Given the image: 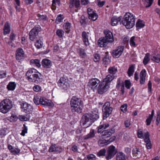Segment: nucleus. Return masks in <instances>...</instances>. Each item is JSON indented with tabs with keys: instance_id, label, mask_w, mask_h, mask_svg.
<instances>
[{
	"instance_id": "8",
	"label": "nucleus",
	"mask_w": 160,
	"mask_h": 160,
	"mask_svg": "<svg viewBox=\"0 0 160 160\" xmlns=\"http://www.w3.org/2000/svg\"><path fill=\"white\" fill-rule=\"evenodd\" d=\"M58 86L62 89L66 90L69 87V80L67 77L61 78L58 82Z\"/></svg>"
},
{
	"instance_id": "38",
	"label": "nucleus",
	"mask_w": 160,
	"mask_h": 160,
	"mask_svg": "<svg viewBox=\"0 0 160 160\" xmlns=\"http://www.w3.org/2000/svg\"><path fill=\"white\" fill-rule=\"evenodd\" d=\"M117 71V68H115V67H112L111 68V74H112L113 75L111 76V81L113 80L115 76L114 75Z\"/></svg>"
},
{
	"instance_id": "33",
	"label": "nucleus",
	"mask_w": 160,
	"mask_h": 160,
	"mask_svg": "<svg viewBox=\"0 0 160 160\" xmlns=\"http://www.w3.org/2000/svg\"><path fill=\"white\" fill-rule=\"evenodd\" d=\"M30 64L36 66L38 67H40L41 66V64L40 63V60L38 59H32L30 61Z\"/></svg>"
},
{
	"instance_id": "48",
	"label": "nucleus",
	"mask_w": 160,
	"mask_h": 160,
	"mask_svg": "<svg viewBox=\"0 0 160 160\" xmlns=\"http://www.w3.org/2000/svg\"><path fill=\"white\" fill-rule=\"evenodd\" d=\"M57 35L59 38H62L64 34V31L61 29H58L56 32Z\"/></svg>"
},
{
	"instance_id": "18",
	"label": "nucleus",
	"mask_w": 160,
	"mask_h": 160,
	"mask_svg": "<svg viewBox=\"0 0 160 160\" xmlns=\"http://www.w3.org/2000/svg\"><path fill=\"white\" fill-rule=\"evenodd\" d=\"M80 1L79 0H70L69 7L72 8L74 7L77 8H78L80 6Z\"/></svg>"
},
{
	"instance_id": "14",
	"label": "nucleus",
	"mask_w": 160,
	"mask_h": 160,
	"mask_svg": "<svg viewBox=\"0 0 160 160\" xmlns=\"http://www.w3.org/2000/svg\"><path fill=\"white\" fill-rule=\"evenodd\" d=\"M21 107L23 109V111L26 113H30L33 110L32 106L25 102L21 104Z\"/></svg>"
},
{
	"instance_id": "35",
	"label": "nucleus",
	"mask_w": 160,
	"mask_h": 160,
	"mask_svg": "<svg viewBox=\"0 0 160 160\" xmlns=\"http://www.w3.org/2000/svg\"><path fill=\"white\" fill-rule=\"evenodd\" d=\"M117 152V149L113 145H111V158L114 156Z\"/></svg>"
},
{
	"instance_id": "62",
	"label": "nucleus",
	"mask_w": 160,
	"mask_h": 160,
	"mask_svg": "<svg viewBox=\"0 0 160 160\" xmlns=\"http://www.w3.org/2000/svg\"><path fill=\"white\" fill-rule=\"evenodd\" d=\"M60 0H52V7H55L56 5V3H57V4L59 5H60Z\"/></svg>"
},
{
	"instance_id": "20",
	"label": "nucleus",
	"mask_w": 160,
	"mask_h": 160,
	"mask_svg": "<svg viewBox=\"0 0 160 160\" xmlns=\"http://www.w3.org/2000/svg\"><path fill=\"white\" fill-rule=\"evenodd\" d=\"M42 64L43 68H49L52 66L51 61L47 59H43L42 61Z\"/></svg>"
},
{
	"instance_id": "41",
	"label": "nucleus",
	"mask_w": 160,
	"mask_h": 160,
	"mask_svg": "<svg viewBox=\"0 0 160 160\" xmlns=\"http://www.w3.org/2000/svg\"><path fill=\"white\" fill-rule=\"evenodd\" d=\"M79 55L81 58H86L87 55L84 49L82 48L79 49Z\"/></svg>"
},
{
	"instance_id": "57",
	"label": "nucleus",
	"mask_w": 160,
	"mask_h": 160,
	"mask_svg": "<svg viewBox=\"0 0 160 160\" xmlns=\"http://www.w3.org/2000/svg\"><path fill=\"white\" fill-rule=\"evenodd\" d=\"M93 59L95 62H98L100 60V56L99 54H95Z\"/></svg>"
},
{
	"instance_id": "17",
	"label": "nucleus",
	"mask_w": 160,
	"mask_h": 160,
	"mask_svg": "<svg viewBox=\"0 0 160 160\" xmlns=\"http://www.w3.org/2000/svg\"><path fill=\"white\" fill-rule=\"evenodd\" d=\"M144 142L146 143L147 148L148 149L152 148V145L149 138V135L148 132H147L144 134Z\"/></svg>"
},
{
	"instance_id": "10",
	"label": "nucleus",
	"mask_w": 160,
	"mask_h": 160,
	"mask_svg": "<svg viewBox=\"0 0 160 160\" xmlns=\"http://www.w3.org/2000/svg\"><path fill=\"white\" fill-rule=\"evenodd\" d=\"M40 28L39 27H35L29 33V38L31 41H33L36 38L38 32L40 31Z\"/></svg>"
},
{
	"instance_id": "23",
	"label": "nucleus",
	"mask_w": 160,
	"mask_h": 160,
	"mask_svg": "<svg viewBox=\"0 0 160 160\" xmlns=\"http://www.w3.org/2000/svg\"><path fill=\"white\" fill-rule=\"evenodd\" d=\"M146 71L145 69L141 71L140 73V83L141 84H144L145 80Z\"/></svg>"
},
{
	"instance_id": "12",
	"label": "nucleus",
	"mask_w": 160,
	"mask_h": 160,
	"mask_svg": "<svg viewBox=\"0 0 160 160\" xmlns=\"http://www.w3.org/2000/svg\"><path fill=\"white\" fill-rule=\"evenodd\" d=\"M124 49L123 46H119L116 48L112 50V54L114 58H119L122 53Z\"/></svg>"
},
{
	"instance_id": "59",
	"label": "nucleus",
	"mask_w": 160,
	"mask_h": 160,
	"mask_svg": "<svg viewBox=\"0 0 160 160\" xmlns=\"http://www.w3.org/2000/svg\"><path fill=\"white\" fill-rule=\"evenodd\" d=\"M127 105L126 104H124L121 107V110L123 112H125L127 110Z\"/></svg>"
},
{
	"instance_id": "60",
	"label": "nucleus",
	"mask_w": 160,
	"mask_h": 160,
	"mask_svg": "<svg viewBox=\"0 0 160 160\" xmlns=\"http://www.w3.org/2000/svg\"><path fill=\"white\" fill-rule=\"evenodd\" d=\"M125 87L127 89H129L131 87V82L130 81L128 80H126L125 81Z\"/></svg>"
},
{
	"instance_id": "47",
	"label": "nucleus",
	"mask_w": 160,
	"mask_h": 160,
	"mask_svg": "<svg viewBox=\"0 0 160 160\" xmlns=\"http://www.w3.org/2000/svg\"><path fill=\"white\" fill-rule=\"evenodd\" d=\"M146 132H143L142 130H139L137 132L138 137L140 138H143L144 137V134Z\"/></svg>"
},
{
	"instance_id": "42",
	"label": "nucleus",
	"mask_w": 160,
	"mask_h": 160,
	"mask_svg": "<svg viewBox=\"0 0 160 160\" xmlns=\"http://www.w3.org/2000/svg\"><path fill=\"white\" fill-rule=\"evenodd\" d=\"M144 4L147 8L150 7L153 2V0H143Z\"/></svg>"
},
{
	"instance_id": "51",
	"label": "nucleus",
	"mask_w": 160,
	"mask_h": 160,
	"mask_svg": "<svg viewBox=\"0 0 160 160\" xmlns=\"http://www.w3.org/2000/svg\"><path fill=\"white\" fill-rule=\"evenodd\" d=\"M33 101L34 103L36 105H38L40 104L41 103V98H40L36 96L33 98Z\"/></svg>"
},
{
	"instance_id": "24",
	"label": "nucleus",
	"mask_w": 160,
	"mask_h": 160,
	"mask_svg": "<svg viewBox=\"0 0 160 160\" xmlns=\"http://www.w3.org/2000/svg\"><path fill=\"white\" fill-rule=\"evenodd\" d=\"M110 138L108 140H106L103 138L100 139L98 141V144L100 147H103L107 145L110 143Z\"/></svg>"
},
{
	"instance_id": "58",
	"label": "nucleus",
	"mask_w": 160,
	"mask_h": 160,
	"mask_svg": "<svg viewBox=\"0 0 160 160\" xmlns=\"http://www.w3.org/2000/svg\"><path fill=\"white\" fill-rule=\"evenodd\" d=\"M96 2L98 5L100 7H102L105 3V1H101L100 0H96Z\"/></svg>"
},
{
	"instance_id": "15",
	"label": "nucleus",
	"mask_w": 160,
	"mask_h": 160,
	"mask_svg": "<svg viewBox=\"0 0 160 160\" xmlns=\"http://www.w3.org/2000/svg\"><path fill=\"white\" fill-rule=\"evenodd\" d=\"M88 13V18L89 19L93 21L96 20L98 18V15L93 11V9L88 8L87 9Z\"/></svg>"
},
{
	"instance_id": "4",
	"label": "nucleus",
	"mask_w": 160,
	"mask_h": 160,
	"mask_svg": "<svg viewBox=\"0 0 160 160\" xmlns=\"http://www.w3.org/2000/svg\"><path fill=\"white\" fill-rule=\"evenodd\" d=\"M135 16L132 13L128 12L124 15L122 21L123 25L127 29L132 28L135 24Z\"/></svg>"
},
{
	"instance_id": "53",
	"label": "nucleus",
	"mask_w": 160,
	"mask_h": 160,
	"mask_svg": "<svg viewBox=\"0 0 160 160\" xmlns=\"http://www.w3.org/2000/svg\"><path fill=\"white\" fill-rule=\"evenodd\" d=\"M33 90L36 92H38L42 90V88L38 85H36L33 87Z\"/></svg>"
},
{
	"instance_id": "5",
	"label": "nucleus",
	"mask_w": 160,
	"mask_h": 160,
	"mask_svg": "<svg viewBox=\"0 0 160 160\" xmlns=\"http://www.w3.org/2000/svg\"><path fill=\"white\" fill-rule=\"evenodd\" d=\"M97 114L85 113L83 115L82 119L84 120L83 124L85 126L84 128H86L91 126L92 123L97 120L99 118L98 113L97 112Z\"/></svg>"
},
{
	"instance_id": "39",
	"label": "nucleus",
	"mask_w": 160,
	"mask_h": 160,
	"mask_svg": "<svg viewBox=\"0 0 160 160\" xmlns=\"http://www.w3.org/2000/svg\"><path fill=\"white\" fill-rule=\"evenodd\" d=\"M136 25L138 29L141 28L144 26V22L143 21L138 20L136 23Z\"/></svg>"
},
{
	"instance_id": "28",
	"label": "nucleus",
	"mask_w": 160,
	"mask_h": 160,
	"mask_svg": "<svg viewBox=\"0 0 160 160\" xmlns=\"http://www.w3.org/2000/svg\"><path fill=\"white\" fill-rule=\"evenodd\" d=\"M16 84L14 82H10L7 85V88L8 91H13L16 88Z\"/></svg>"
},
{
	"instance_id": "13",
	"label": "nucleus",
	"mask_w": 160,
	"mask_h": 160,
	"mask_svg": "<svg viewBox=\"0 0 160 160\" xmlns=\"http://www.w3.org/2000/svg\"><path fill=\"white\" fill-rule=\"evenodd\" d=\"M24 58V52L21 48H19L16 51V58L17 60L20 62Z\"/></svg>"
},
{
	"instance_id": "30",
	"label": "nucleus",
	"mask_w": 160,
	"mask_h": 160,
	"mask_svg": "<svg viewBox=\"0 0 160 160\" xmlns=\"http://www.w3.org/2000/svg\"><path fill=\"white\" fill-rule=\"evenodd\" d=\"M116 160H126L125 154L121 152H118L116 157Z\"/></svg>"
},
{
	"instance_id": "52",
	"label": "nucleus",
	"mask_w": 160,
	"mask_h": 160,
	"mask_svg": "<svg viewBox=\"0 0 160 160\" xmlns=\"http://www.w3.org/2000/svg\"><path fill=\"white\" fill-rule=\"evenodd\" d=\"M63 19V16L60 14L57 17L56 19V22L57 23H59L62 22Z\"/></svg>"
},
{
	"instance_id": "49",
	"label": "nucleus",
	"mask_w": 160,
	"mask_h": 160,
	"mask_svg": "<svg viewBox=\"0 0 160 160\" xmlns=\"http://www.w3.org/2000/svg\"><path fill=\"white\" fill-rule=\"evenodd\" d=\"M20 120L22 121H27L30 119V116L28 115H22L20 118Z\"/></svg>"
},
{
	"instance_id": "1",
	"label": "nucleus",
	"mask_w": 160,
	"mask_h": 160,
	"mask_svg": "<svg viewBox=\"0 0 160 160\" xmlns=\"http://www.w3.org/2000/svg\"><path fill=\"white\" fill-rule=\"evenodd\" d=\"M100 81L97 78H92L89 80L88 83V86L94 91L98 90V93L102 94L106 91L109 88L110 85V75H107L100 83Z\"/></svg>"
},
{
	"instance_id": "63",
	"label": "nucleus",
	"mask_w": 160,
	"mask_h": 160,
	"mask_svg": "<svg viewBox=\"0 0 160 160\" xmlns=\"http://www.w3.org/2000/svg\"><path fill=\"white\" fill-rule=\"evenodd\" d=\"M6 72L4 71H0V78H2L6 77Z\"/></svg>"
},
{
	"instance_id": "54",
	"label": "nucleus",
	"mask_w": 160,
	"mask_h": 160,
	"mask_svg": "<svg viewBox=\"0 0 160 160\" xmlns=\"http://www.w3.org/2000/svg\"><path fill=\"white\" fill-rule=\"evenodd\" d=\"M23 128L22 130V132L21 133V135L24 136L25 135V134L27 133L28 129L26 126L25 124H23Z\"/></svg>"
},
{
	"instance_id": "9",
	"label": "nucleus",
	"mask_w": 160,
	"mask_h": 160,
	"mask_svg": "<svg viewBox=\"0 0 160 160\" xmlns=\"http://www.w3.org/2000/svg\"><path fill=\"white\" fill-rule=\"evenodd\" d=\"M40 28L39 27H35L29 33V38L31 41H33L36 38L38 32L40 31Z\"/></svg>"
},
{
	"instance_id": "34",
	"label": "nucleus",
	"mask_w": 160,
	"mask_h": 160,
	"mask_svg": "<svg viewBox=\"0 0 160 160\" xmlns=\"http://www.w3.org/2000/svg\"><path fill=\"white\" fill-rule=\"evenodd\" d=\"M94 129H92L91 130L89 133L85 136L84 139H87L89 138H91L94 137Z\"/></svg>"
},
{
	"instance_id": "46",
	"label": "nucleus",
	"mask_w": 160,
	"mask_h": 160,
	"mask_svg": "<svg viewBox=\"0 0 160 160\" xmlns=\"http://www.w3.org/2000/svg\"><path fill=\"white\" fill-rule=\"evenodd\" d=\"M106 152V150L105 149L100 150L97 153V155L100 157L104 156Z\"/></svg>"
},
{
	"instance_id": "56",
	"label": "nucleus",
	"mask_w": 160,
	"mask_h": 160,
	"mask_svg": "<svg viewBox=\"0 0 160 160\" xmlns=\"http://www.w3.org/2000/svg\"><path fill=\"white\" fill-rule=\"evenodd\" d=\"M87 157L88 160H95L96 159V157L92 154L88 155Z\"/></svg>"
},
{
	"instance_id": "3",
	"label": "nucleus",
	"mask_w": 160,
	"mask_h": 160,
	"mask_svg": "<svg viewBox=\"0 0 160 160\" xmlns=\"http://www.w3.org/2000/svg\"><path fill=\"white\" fill-rule=\"evenodd\" d=\"M70 105L73 113H80L82 112L83 103L81 98L76 96H72L70 101Z\"/></svg>"
},
{
	"instance_id": "29",
	"label": "nucleus",
	"mask_w": 160,
	"mask_h": 160,
	"mask_svg": "<svg viewBox=\"0 0 160 160\" xmlns=\"http://www.w3.org/2000/svg\"><path fill=\"white\" fill-rule=\"evenodd\" d=\"M108 52H107L105 53L106 55L103 59V64L105 65L106 67L107 65L110 63V59L109 58V55H108Z\"/></svg>"
},
{
	"instance_id": "27",
	"label": "nucleus",
	"mask_w": 160,
	"mask_h": 160,
	"mask_svg": "<svg viewBox=\"0 0 160 160\" xmlns=\"http://www.w3.org/2000/svg\"><path fill=\"white\" fill-rule=\"evenodd\" d=\"M121 20V18L120 17H113L112 18L111 21V23L112 25L113 26H115L117 25L119 22H120Z\"/></svg>"
},
{
	"instance_id": "25",
	"label": "nucleus",
	"mask_w": 160,
	"mask_h": 160,
	"mask_svg": "<svg viewBox=\"0 0 160 160\" xmlns=\"http://www.w3.org/2000/svg\"><path fill=\"white\" fill-rule=\"evenodd\" d=\"M3 30L4 35H6L10 33V24L8 22H7L5 24Z\"/></svg>"
},
{
	"instance_id": "6",
	"label": "nucleus",
	"mask_w": 160,
	"mask_h": 160,
	"mask_svg": "<svg viewBox=\"0 0 160 160\" xmlns=\"http://www.w3.org/2000/svg\"><path fill=\"white\" fill-rule=\"evenodd\" d=\"M12 107V102L9 99H5L0 102V112L5 114Z\"/></svg>"
},
{
	"instance_id": "7",
	"label": "nucleus",
	"mask_w": 160,
	"mask_h": 160,
	"mask_svg": "<svg viewBox=\"0 0 160 160\" xmlns=\"http://www.w3.org/2000/svg\"><path fill=\"white\" fill-rule=\"evenodd\" d=\"M110 31L109 30L106 29L104 30V33L105 37L100 38L98 41V45L101 47H106L108 43L110 42Z\"/></svg>"
},
{
	"instance_id": "19",
	"label": "nucleus",
	"mask_w": 160,
	"mask_h": 160,
	"mask_svg": "<svg viewBox=\"0 0 160 160\" xmlns=\"http://www.w3.org/2000/svg\"><path fill=\"white\" fill-rule=\"evenodd\" d=\"M89 32L87 33L85 31H83L82 32V36L83 42L86 46H87L89 45V43L88 39V34Z\"/></svg>"
},
{
	"instance_id": "2",
	"label": "nucleus",
	"mask_w": 160,
	"mask_h": 160,
	"mask_svg": "<svg viewBox=\"0 0 160 160\" xmlns=\"http://www.w3.org/2000/svg\"><path fill=\"white\" fill-rule=\"evenodd\" d=\"M26 76L28 80L37 84L42 82L43 80L42 75L34 68H31L28 70Z\"/></svg>"
},
{
	"instance_id": "32",
	"label": "nucleus",
	"mask_w": 160,
	"mask_h": 160,
	"mask_svg": "<svg viewBox=\"0 0 160 160\" xmlns=\"http://www.w3.org/2000/svg\"><path fill=\"white\" fill-rule=\"evenodd\" d=\"M135 68V65L134 64L131 65L129 67L128 70V73L129 77L133 74Z\"/></svg>"
},
{
	"instance_id": "45",
	"label": "nucleus",
	"mask_w": 160,
	"mask_h": 160,
	"mask_svg": "<svg viewBox=\"0 0 160 160\" xmlns=\"http://www.w3.org/2000/svg\"><path fill=\"white\" fill-rule=\"evenodd\" d=\"M7 129L4 128L0 129V137L1 138L4 137L7 134Z\"/></svg>"
},
{
	"instance_id": "44",
	"label": "nucleus",
	"mask_w": 160,
	"mask_h": 160,
	"mask_svg": "<svg viewBox=\"0 0 160 160\" xmlns=\"http://www.w3.org/2000/svg\"><path fill=\"white\" fill-rule=\"evenodd\" d=\"M151 60L156 62L158 63L160 61V56L158 54L155 56H153Z\"/></svg>"
},
{
	"instance_id": "21",
	"label": "nucleus",
	"mask_w": 160,
	"mask_h": 160,
	"mask_svg": "<svg viewBox=\"0 0 160 160\" xmlns=\"http://www.w3.org/2000/svg\"><path fill=\"white\" fill-rule=\"evenodd\" d=\"M40 104L44 106H52V103L51 102V101L44 97L41 98Z\"/></svg>"
},
{
	"instance_id": "43",
	"label": "nucleus",
	"mask_w": 160,
	"mask_h": 160,
	"mask_svg": "<svg viewBox=\"0 0 160 160\" xmlns=\"http://www.w3.org/2000/svg\"><path fill=\"white\" fill-rule=\"evenodd\" d=\"M35 45L37 48L39 49L42 48L43 45V43L41 40L37 41Z\"/></svg>"
},
{
	"instance_id": "50",
	"label": "nucleus",
	"mask_w": 160,
	"mask_h": 160,
	"mask_svg": "<svg viewBox=\"0 0 160 160\" xmlns=\"http://www.w3.org/2000/svg\"><path fill=\"white\" fill-rule=\"evenodd\" d=\"M135 37H132L130 41V44L132 47H135L136 44L135 42Z\"/></svg>"
},
{
	"instance_id": "55",
	"label": "nucleus",
	"mask_w": 160,
	"mask_h": 160,
	"mask_svg": "<svg viewBox=\"0 0 160 160\" xmlns=\"http://www.w3.org/2000/svg\"><path fill=\"white\" fill-rule=\"evenodd\" d=\"M20 152V150L19 149L14 148L13 149L11 150L10 152L13 154H17L19 153Z\"/></svg>"
},
{
	"instance_id": "22",
	"label": "nucleus",
	"mask_w": 160,
	"mask_h": 160,
	"mask_svg": "<svg viewBox=\"0 0 160 160\" xmlns=\"http://www.w3.org/2000/svg\"><path fill=\"white\" fill-rule=\"evenodd\" d=\"M132 153L133 156L139 158L142 156L141 151L139 148H135L133 149Z\"/></svg>"
},
{
	"instance_id": "64",
	"label": "nucleus",
	"mask_w": 160,
	"mask_h": 160,
	"mask_svg": "<svg viewBox=\"0 0 160 160\" xmlns=\"http://www.w3.org/2000/svg\"><path fill=\"white\" fill-rule=\"evenodd\" d=\"M152 118L148 116V118L147 119L146 122H147V125L148 126L150 125Z\"/></svg>"
},
{
	"instance_id": "36",
	"label": "nucleus",
	"mask_w": 160,
	"mask_h": 160,
	"mask_svg": "<svg viewBox=\"0 0 160 160\" xmlns=\"http://www.w3.org/2000/svg\"><path fill=\"white\" fill-rule=\"evenodd\" d=\"M102 136L104 138H108L110 136V129L104 130L102 132Z\"/></svg>"
},
{
	"instance_id": "16",
	"label": "nucleus",
	"mask_w": 160,
	"mask_h": 160,
	"mask_svg": "<svg viewBox=\"0 0 160 160\" xmlns=\"http://www.w3.org/2000/svg\"><path fill=\"white\" fill-rule=\"evenodd\" d=\"M63 150V149L61 146H58L55 144L52 145L49 149L50 152H54L56 153H60Z\"/></svg>"
},
{
	"instance_id": "26",
	"label": "nucleus",
	"mask_w": 160,
	"mask_h": 160,
	"mask_svg": "<svg viewBox=\"0 0 160 160\" xmlns=\"http://www.w3.org/2000/svg\"><path fill=\"white\" fill-rule=\"evenodd\" d=\"M109 126V124L104 123L102 125H99L98 127V133H102L104 129H105L107 128Z\"/></svg>"
},
{
	"instance_id": "61",
	"label": "nucleus",
	"mask_w": 160,
	"mask_h": 160,
	"mask_svg": "<svg viewBox=\"0 0 160 160\" xmlns=\"http://www.w3.org/2000/svg\"><path fill=\"white\" fill-rule=\"evenodd\" d=\"M37 16L38 19L39 20H45L46 19V16L45 15H41L39 14H38Z\"/></svg>"
},
{
	"instance_id": "31",
	"label": "nucleus",
	"mask_w": 160,
	"mask_h": 160,
	"mask_svg": "<svg viewBox=\"0 0 160 160\" xmlns=\"http://www.w3.org/2000/svg\"><path fill=\"white\" fill-rule=\"evenodd\" d=\"M150 54L148 53H146L143 60V63L144 65H146L150 61Z\"/></svg>"
},
{
	"instance_id": "11",
	"label": "nucleus",
	"mask_w": 160,
	"mask_h": 160,
	"mask_svg": "<svg viewBox=\"0 0 160 160\" xmlns=\"http://www.w3.org/2000/svg\"><path fill=\"white\" fill-rule=\"evenodd\" d=\"M103 118L105 119L109 116L110 112V103L106 102L103 106L102 108Z\"/></svg>"
},
{
	"instance_id": "37",
	"label": "nucleus",
	"mask_w": 160,
	"mask_h": 160,
	"mask_svg": "<svg viewBox=\"0 0 160 160\" xmlns=\"http://www.w3.org/2000/svg\"><path fill=\"white\" fill-rule=\"evenodd\" d=\"M63 28L66 33H69L71 28V23L69 22H66L63 25Z\"/></svg>"
},
{
	"instance_id": "40",
	"label": "nucleus",
	"mask_w": 160,
	"mask_h": 160,
	"mask_svg": "<svg viewBox=\"0 0 160 160\" xmlns=\"http://www.w3.org/2000/svg\"><path fill=\"white\" fill-rule=\"evenodd\" d=\"M18 119L17 116L14 114H12L11 117L7 118V119L11 122H15Z\"/></svg>"
}]
</instances>
